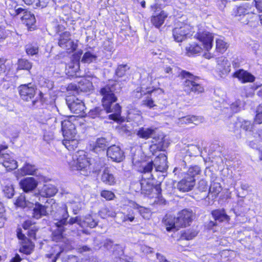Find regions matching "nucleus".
Here are the masks:
<instances>
[{
    "label": "nucleus",
    "instance_id": "41",
    "mask_svg": "<svg viewBox=\"0 0 262 262\" xmlns=\"http://www.w3.org/2000/svg\"><path fill=\"white\" fill-rule=\"evenodd\" d=\"M97 59V56L90 51L86 52L81 59V62L86 63H90L95 62Z\"/></svg>",
    "mask_w": 262,
    "mask_h": 262
},
{
    "label": "nucleus",
    "instance_id": "5",
    "mask_svg": "<svg viewBox=\"0 0 262 262\" xmlns=\"http://www.w3.org/2000/svg\"><path fill=\"white\" fill-rule=\"evenodd\" d=\"M91 160L88 158L83 150H80L76 152L73 156V160L70 163V165L73 170H79L83 176H89L91 172H96L92 167Z\"/></svg>",
    "mask_w": 262,
    "mask_h": 262
},
{
    "label": "nucleus",
    "instance_id": "56",
    "mask_svg": "<svg viewBox=\"0 0 262 262\" xmlns=\"http://www.w3.org/2000/svg\"><path fill=\"white\" fill-rule=\"evenodd\" d=\"M197 234L195 231H187L182 234V237L187 240H190L194 238Z\"/></svg>",
    "mask_w": 262,
    "mask_h": 262
},
{
    "label": "nucleus",
    "instance_id": "3",
    "mask_svg": "<svg viewBox=\"0 0 262 262\" xmlns=\"http://www.w3.org/2000/svg\"><path fill=\"white\" fill-rule=\"evenodd\" d=\"M193 36L202 43L199 45L198 43L192 42L186 46V53L188 56L201 52L203 49L202 46L207 51H209L212 48L213 36L211 33L204 30L203 29L198 28L197 32Z\"/></svg>",
    "mask_w": 262,
    "mask_h": 262
},
{
    "label": "nucleus",
    "instance_id": "20",
    "mask_svg": "<svg viewBox=\"0 0 262 262\" xmlns=\"http://www.w3.org/2000/svg\"><path fill=\"white\" fill-rule=\"evenodd\" d=\"M93 84L91 81L85 78L82 79L78 83V85L75 84H70L68 85L67 90H73L77 92L80 91L83 92H90L93 90Z\"/></svg>",
    "mask_w": 262,
    "mask_h": 262
},
{
    "label": "nucleus",
    "instance_id": "10",
    "mask_svg": "<svg viewBox=\"0 0 262 262\" xmlns=\"http://www.w3.org/2000/svg\"><path fill=\"white\" fill-rule=\"evenodd\" d=\"M141 152L138 150L132 157L133 164L137 167L138 171L144 174H147L148 176L147 179H150L152 175L151 172L154 166L152 161L146 162L145 161H142L140 162L139 159V156Z\"/></svg>",
    "mask_w": 262,
    "mask_h": 262
},
{
    "label": "nucleus",
    "instance_id": "35",
    "mask_svg": "<svg viewBox=\"0 0 262 262\" xmlns=\"http://www.w3.org/2000/svg\"><path fill=\"white\" fill-rule=\"evenodd\" d=\"M81 227H89L91 228L95 227L98 222L91 215H86L83 219H81Z\"/></svg>",
    "mask_w": 262,
    "mask_h": 262
},
{
    "label": "nucleus",
    "instance_id": "60",
    "mask_svg": "<svg viewBox=\"0 0 262 262\" xmlns=\"http://www.w3.org/2000/svg\"><path fill=\"white\" fill-rule=\"evenodd\" d=\"M122 222H126V221H129V222H133L135 219V216L133 214V213H129L126 215L124 214H122Z\"/></svg>",
    "mask_w": 262,
    "mask_h": 262
},
{
    "label": "nucleus",
    "instance_id": "15",
    "mask_svg": "<svg viewBox=\"0 0 262 262\" xmlns=\"http://www.w3.org/2000/svg\"><path fill=\"white\" fill-rule=\"evenodd\" d=\"M194 217L195 215L192 211L189 209H183L179 212L176 217L177 227L181 228L189 225Z\"/></svg>",
    "mask_w": 262,
    "mask_h": 262
},
{
    "label": "nucleus",
    "instance_id": "49",
    "mask_svg": "<svg viewBox=\"0 0 262 262\" xmlns=\"http://www.w3.org/2000/svg\"><path fill=\"white\" fill-rule=\"evenodd\" d=\"M236 209L242 213L246 212L249 210L246 204L245 203L243 198H241L238 200Z\"/></svg>",
    "mask_w": 262,
    "mask_h": 262
},
{
    "label": "nucleus",
    "instance_id": "19",
    "mask_svg": "<svg viewBox=\"0 0 262 262\" xmlns=\"http://www.w3.org/2000/svg\"><path fill=\"white\" fill-rule=\"evenodd\" d=\"M61 130L64 139L75 138L76 134L75 125L69 120L61 122Z\"/></svg>",
    "mask_w": 262,
    "mask_h": 262
},
{
    "label": "nucleus",
    "instance_id": "27",
    "mask_svg": "<svg viewBox=\"0 0 262 262\" xmlns=\"http://www.w3.org/2000/svg\"><path fill=\"white\" fill-rule=\"evenodd\" d=\"M38 201H41L40 198L37 199V203L31 202L32 204H35V206L33 209L32 216L36 219H39L48 214L47 210V206L39 204Z\"/></svg>",
    "mask_w": 262,
    "mask_h": 262
},
{
    "label": "nucleus",
    "instance_id": "54",
    "mask_svg": "<svg viewBox=\"0 0 262 262\" xmlns=\"http://www.w3.org/2000/svg\"><path fill=\"white\" fill-rule=\"evenodd\" d=\"M243 102L239 100H237L230 105V108L233 113H236L241 110Z\"/></svg>",
    "mask_w": 262,
    "mask_h": 262
},
{
    "label": "nucleus",
    "instance_id": "31",
    "mask_svg": "<svg viewBox=\"0 0 262 262\" xmlns=\"http://www.w3.org/2000/svg\"><path fill=\"white\" fill-rule=\"evenodd\" d=\"M168 14L166 12L162 11L159 14L152 16L151 23L155 27L159 28L163 24Z\"/></svg>",
    "mask_w": 262,
    "mask_h": 262
},
{
    "label": "nucleus",
    "instance_id": "61",
    "mask_svg": "<svg viewBox=\"0 0 262 262\" xmlns=\"http://www.w3.org/2000/svg\"><path fill=\"white\" fill-rule=\"evenodd\" d=\"M34 226V223H32V222L30 220L25 221L23 224V227L25 231L30 229L32 226Z\"/></svg>",
    "mask_w": 262,
    "mask_h": 262
},
{
    "label": "nucleus",
    "instance_id": "63",
    "mask_svg": "<svg viewBox=\"0 0 262 262\" xmlns=\"http://www.w3.org/2000/svg\"><path fill=\"white\" fill-rule=\"evenodd\" d=\"M255 7L259 11L262 12V0H254Z\"/></svg>",
    "mask_w": 262,
    "mask_h": 262
},
{
    "label": "nucleus",
    "instance_id": "34",
    "mask_svg": "<svg viewBox=\"0 0 262 262\" xmlns=\"http://www.w3.org/2000/svg\"><path fill=\"white\" fill-rule=\"evenodd\" d=\"M108 145V144L106 139L104 138H98L96 140L93 149L95 152H97L105 150Z\"/></svg>",
    "mask_w": 262,
    "mask_h": 262
},
{
    "label": "nucleus",
    "instance_id": "62",
    "mask_svg": "<svg viewBox=\"0 0 262 262\" xmlns=\"http://www.w3.org/2000/svg\"><path fill=\"white\" fill-rule=\"evenodd\" d=\"M51 0H38V3L36 4V6H40L42 8L46 7Z\"/></svg>",
    "mask_w": 262,
    "mask_h": 262
},
{
    "label": "nucleus",
    "instance_id": "45",
    "mask_svg": "<svg viewBox=\"0 0 262 262\" xmlns=\"http://www.w3.org/2000/svg\"><path fill=\"white\" fill-rule=\"evenodd\" d=\"M34 248L33 243L28 241L27 243L23 244L20 249V251L26 254H30L33 251Z\"/></svg>",
    "mask_w": 262,
    "mask_h": 262
},
{
    "label": "nucleus",
    "instance_id": "44",
    "mask_svg": "<svg viewBox=\"0 0 262 262\" xmlns=\"http://www.w3.org/2000/svg\"><path fill=\"white\" fill-rule=\"evenodd\" d=\"M200 167L197 165L190 166L187 170L186 177L188 178H193L201 173Z\"/></svg>",
    "mask_w": 262,
    "mask_h": 262
},
{
    "label": "nucleus",
    "instance_id": "13",
    "mask_svg": "<svg viewBox=\"0 0 262 262\" xmlns=\"http://www.w3.org/2000/svg\"><path fill=\"white\" fill-rule=\"evenodd\" d=\"M58 43L59 46L69 51V52L76 50L77 47V43L71 39V33L68 31L60 35Z\"/></svg>",
    "mask_w": 262,
    "mask_h": 262
},
{
    "label": "nucleus",
    "instance_id": "64",
    "mask_svg": "<svg viewBox=\"0 0 262 262\" xmlns=\"http://www.w3.org/2000/svg\"><path fill=\"white\" fill-rule=\"evenodd\" d=\"M157 258L159 262H169L166 259L164 255L158 253H157Z\"/></svg>",
    "mask_w": 262,
    "mask_h": 262
},
{
    "label": "nucleus",
    "instance_id": "50",
    "mask_svg": "<svg viewBox=\"0 0 262 262\" xmlns=\"http://www.w3.org/2000/svg\"><path fill=\"white\" fill-rule=\"evenodd\" d=\"M3 191L5 196L8 199L12 198L14 194V188L11 185L4 186Z\"/></svg>",
    "mask_w": 262,
    "mask_h": 262
},
{
    "label": "nucleus",
    "instance_id": "8",
    "mask_svg": "<svg viewBox=\"0 0 262 262\" xmlns=\"http://www.w3.org/2000/svg\"><path fill=\"white\" fill-rule=\"evenodd\" d=\"M12 3V6L14 8H9V11L10 14L13 16L20 17L22 22L25 24L29 29H34V26L36 23V19L33 14L25 9L19 7L15 2L9 1Z\"/></svg>",
    "mask_w": 262,
    "mask_h": 262
},
{
    "label": "nucleus",
    "instance_id": "29",
    "mask_svg": "<svg viewBox=\"0 0 262 262\" xmlns=\"http://www.w3.org/2000/svg\"><path fill=\"white\" fill-rule=\"evenodd\" d=\"M233 77L237 78L243 83L252 82L255 80V77L244 70L236 71L233 74Z\"/></svg>",
    "mask_w": 262,
    "mask_h": 262
},
{
    "label": "nucleus",
    "instance_id": "11",
    "mask_svg": "<svg viewBox=\"0 0 262 262\" xmlns=\"http://www.w3.org/2000/svg\"><path fill=\"white\" fill-rule=\"evenodd\" d=\"M141 185V190L142 193L144 194L145 195H149L152 192L154 189H155L157 191V195L158 196V198H157L155 203L157 204H164L165 201L159 198V194L161 191V188L159 186L156 185L155 187L154 186L153 184L151 183L150 179H147L146 178H144L140 182Z\"/></svg>",
    "mask_w": 262,
    "mask_h": 262
},
{
    "label": "nucleus",
    "instance_id": "28",
    "mask_svg": "<svg viewBox=\"0 0 262 262\" xmlns=\"http://www.w3.org/2000/svg\"><path fill=\"white\" fill-rule=\"evenodd\" d=\"M233 77L237 78L243 83L252 82L255 80V77L244 70L236 71L233 74Z\"/></svg>",
    "mask_w": 262,
    "mask_h": 262
},
{
    "label": "nucleus",
    "instance_id": "33",
    "mask_svg": "<svg viewBox=\"0 0 262 262\" xmlns=\"http://www.w3.org/2000/svg\"><path fill=\"white\" fill-rule=\"evenodd\" d=\"M177 221L175 217L171 215H166L163 220V223L166 226L167 231H170L172 229H178L179 227H177Z\"/></svg>",
    "mask_w": 262,
    "mask_h": 262
},
{
    "label": "nucleus",
    "instance_id": "51",
    "mask_svg": "<svg viewBox=\"0 0 262 262\" xmlns=\"http://www.w3.org/2000/svg\"><path fill=\"white\" fill-rule=\"evenodd\" d=\"M142 105L149 108L156 109L157 105L155 104L154 101L150 96L146 97L142 100Z\"/></svg>",
    "mask_w": 262,
    "mask_h": 262
},
{
    "label": "nucleus",
    "instance_id": "30",
    "mask_svg": "<svg viewBox=\"0 0 262 262\" xmlns=\"http://www.w3.org/2000/svg\"><path fill=\"white\" fill-rule=\"evenodd\" d=\"M37 168L34 165L26 163L23 167L18 169L16 172V176L21 177L26 175H34L36 173Z\"/></svg>",
    "mask_w": 262,
    "mask_h": 262
},
{
    "label": "nucleus",
    "instance_id": "26",
    "mask_svg": "<svg viewBox=\"0 0 262 262\" xmlns=\"http://www.w3.org/2000/svg\"><path fill=\"white\" fill-rule=\"evenodd\" d=\"M167 157L164 154H160L154 160V165L157 171L164 172L168 168Z\"/></svg>",
    "mask_w": 262,
    "mask_h": 262
},
{
    "label": "nucleus",
    "instance_id": "39",
    "mask_svg": "<svg viewBox=\"0 0 262 262\" xmlns=\"http://www.w3.org/2000/svg\"><path fill=\"white\" fill-rule=\"evenodd\" d=\"M62 144L69 150H74L78 144V141L75 138L72 139H64L62 141Z\"/></svg>",
    "mask_w": 262,
    "mask_h": 262
},
{
    "label": "nucleus",
    "instance_id": "32",
    "mask_svg": "<svg viewBox=\"0 0 262 262\" xmlns=\"http://www.w3.org/2000/svg\"><path fill=\"white\" fill-rule=\"evenodd\" d=\"M101 179L104 183L108 185H114L116 183L115 178L108 168H105L103 171Z\"/></svg>",
    "mask_w": 262,
    "mask_h": 262
},
{
    "label": "nucleus",
    "instance_id": "46",
    "mask_svg": "<svg viewBox=\"0 0 262 262\" xmlns=\"http://www.w3.org/2000/svg\"><path fill=\"white\" fill-rule=\"evenodd\" d=\"M239 123L241 127L246 132H249L250 133H252V134L254 133V124L252 123L251 121L248 120H243Z\"/></svg>",
    "mask_w": 262,
    "mask_h": 262
},
{
    "label": "nucleus",
    "instance_id": "22",
    "mask_svg": "<svg viewBox=\"0 0 262 262\" xmlns=\"http://www.w3.org/2000/svg\"><path fill=\"white\" fill-rule=\"evenodd\" d=\"M107 156L113 161L120 162L124 159V152L119 146L115 145L111 146L107 148Z\"/></svg>",
    "mask_w": 262,
    "mask_h": 262
},
{
    "label": "nucleus",
    "instance_id": "52",
    "mask_svg": "<svg viewBox=\"0 0 262 262\" xmlns=\"http://www.w3.org/2000/svg\"><path fill=\"white\" fill-rule=\"evenodd\" d=\"M26 53L28 55H34L38 52V46L35 45H27L26 46Z\"/></svg>",
    "mask_w": 262,
    "mask_h": 262
},
{
    "label": "nucleus",
    "instance_id": "36",
    "mask_svg": "<svg viewBox=\"0 0 262 262\" xmlns=\"http://www.w3.org/2000/svg\"><path fill=\"white\" fill-rule=\"evenodd\" d=\"M30 198H33V196H31L28 194L20 195L18 197L15 204L18 207H25L27 205V202L31 203V200Z\"/></svg>",
    "mask_w": 262,
    "mask_h": 262
},
{
    "label": "nucleus",
    "instance_id": "40",
    "mask_svg": "<svg viewBox=\"0 0 262 262\" xmlns=\"http://www.w3.org/2000/svg\"><path fill=\"white\" fill-rule=\"evenodd\" d=\"M133 207L135 209H138L140 214L145 219H149L150 217L151 214L150 210L144 207L139 206L138 204L135 202L132 203Z\"/></svg>",
    "mask_w": 262,
    "mask_h": 262
},
{
    "label": "nucleus",
    "instance_id": "55",
    "mask_svg": "<svg viewBox=\"0 0 262 262\" xmlns=\"http://www.w3.org/2000/svg\"><path fill=\"white\" fill-rule=\"evenodd\" d=\"M100 195L107 201L112 200L115 197V195L113 192L105 190H102Z\"/></svg>",
    "mask_w": 262,
    "mask_h": 262
},
{
    "label": "nucleus",
    "instance_id": "12",
    "mask_svg": "<svg viewBox=\"0 0 262 262\" xmlns=\"http://www.w3.org/2000/svg\"><path fill=\"white\" fill-rule=\"evenodd\" d=\"M211 214L214 221H210L207 227L214 231L216 230L217 222H228L230 220L229 216L226 214L224 209H216L212 211Z\"/></svg>",
    "mask_w": 262,
    "mask_h": 262
},
{
    "label": "nucleus",
    "instance_id": "2",
    "mask_svg": "<svg viewBox=\"0 0 262 262\" xmlns=\"http://www.w3.org/2000/svg\"><path fill=\"white\" fill-rule=\"evenodd\" d=\"M69 214L68 207L63 204L59 207L54 215V221L57 230L53 232V239L58 242L63 237V233L65 231L66 226L68 224H77L81 227V218L79 216L71 217L69 221Z\"/></svg>",
    "mask_w": 262,
    "mask_h": 262
},
{
    "label": "nucleus",
    "instance_id": "18",
    "mask_svg": "<svg viewBox=\"0 0 262 262\" xmlns=\"http://www.w3.org/2000/svg\"><path fill=\"white\" fill-rule=\"evenodd\" d=\"M37 182L32 177L25 178L19 182V186L26 193L31 196L36 193L33 192V190L37 187Z\"/></svg>",
    "mask_w": 262,
    "mask_h": 262
},
{
    "label": "nucleus",
    "instance_id": "37",
    "mask_svg": "<svg viewBox=\"0 0 262 262\" xmlns=\"http://www.w3.org/2000/svg\"><path fill=\"white\" fill-rule=\"evenodd\" d=\"M99 215L102 219H106L108 217H114L116 216V212L113 208L105 207L99 210Z\"/></svg>",
    "mask_w": 262,
    "mask_h": 262
},
{
    "label": "nucleus",
    "instance_id": "4",
    "mask_svg": "<svg viewBox=\"0 0 262 262\" xmlns=\"http://www.w3.org/2000/svg\"><path fill=\"white\" fill-rule=\"evenodd\" d=\"M137 135L141 138L147 139L152 138L153 145L150 146L151 151L156 148L159 150H164L169 145V142L165 139L163 134L156 136V128L149 127H141L137 132Z\"/></svg>",
    "mask_w": 262,
    "mask_h": 262
},
{
    "label": "nucleus",
    "instance_id": "24",
    "mask_svg": "<svg viewBox=\"0 0 262 262\" xmlns=\"http://www.w3.org/2000/svg\"><path fill=\"white\" fill-rule=\"evenodd\" d=\"M216 71L221 76L228 74L230 71V63L228 59L223 56L216 58Z\"/></svg>",
    "mask_w": 262,
    "mask_h": 262
},
{
    "label": "nucleus",
    "instance_id": "23",
    "mask_svg": "<svg viewBox=\"0 0 262 262\" xmlns=\"http://www.w3.org/2000/svg\"><path fill=\"white\" fill-rule=\"evenodd\" d=\"M66 100L69 108L73 113L79 114L84 111L85 105L81 100L71 97L67 98Z\"/></svg>",
    "mask_w": 262,
    "mask_h": 262
},
{
    "label": "nucleus",
    "instance_id": "58",
    "mask_svg": "<svg viewBox=\"0 0 262 262\" xmlns=\"http://www.w3.org/2000/svg\"><path fill=\"white\" fill-rule=\"evenodd\" d=\"M198 188L200 191L206 192L208 188L207 182L204 180L200 181Z\"/></svg>",
    "mask_w": 262,
    "mask_h": 262
},
{
    "label": "nucleus",
    "instance_id": "43",
    "mask_svg": "<svg viewBox=\"0 0 262 262\" xmlns=\"http://www.w3.org/2000/svg\"><path fill=\"white\" fill-rule=\"evenodd\" d=\"M198 122V118L197 117L194 116H188L179 118V122L178 123L181 124H188L190 123H193L194 124H196Z\"/></svg>",
    "mask_w": 262,
    "mask_h": 262
},
{
    "label": "nucleus",
    "instance_id": "57",
    "mask_svg": "<svg viewBox=\"0 0 262 262\" xmlns=\"http://www.w3.org/2000/svg\"><path fill=\"white\" fill-rule=\"evenodd\" d=\"M38 228L35 225L34 226H32L31 228L26 231L25 234H27L28 236L32 238H35L36 232L37 231Z\"/></svg>",
    "mask_w": 262,
    "mask_h": 262
},
{
    "label": "nucleus",
    "instance_id": "16",
    "mask_svg": "<svg viewBox=\"0 0 262 262\" xmlns=\"http://www.w3.org/2000/svg\"><path fill=\"white\" fill-rule=\"evenodd\" d=\"M18 90L21 98L24 101H29L34 98L37 88L34 84L29 83L20 85Z\"/></svg>",
    "mask_w": 262,
    "mask_h": 262
},
{
    "label": "nucleus",
    "instance_id": "59",
    "mask_svg": "<svg viewBox=\"0 0 262 262\" xmlns=\"http://www.w3.org/2000/svg\"><path fill=\"white\" fill-rule=\"evenodd\" d=\"M39 83L41 86H47L48 88H51L52 87V82L43 78H40L39 81Z\"/></svg>",
    "mask_w": 262,
    "mask_h": 262
},
{
    "label": "nucleus",
    "instance_id": "1",
    "mask_svg": "<svg viewBox=\"0 0 262 262\" xmlns=\"http://www.w3.org/2000/svg\"><path fill=\"white\" fill-rule=\"evenodd\" d=\"M113 85H106L100 90L102 96V103L103 108L101 106L96 107L91 110L88 116L92 119H102L106 117L109 113H113L109 115V118L114 121L119 120L121 114V107L118 103H115L117 100L114 91Z\"/></svg>",
    "mask_w": 262,
    "mask_h": 262
},
{
    "label": "nucleus",
    "instance_id": "48",
    "mask_svg": "<svg viewBox=\"0 0 262 262\" xmlns=\"http://www.w3.org/2000/svg\"><path fill=\"white\" fill-rule=\"evenodd\" d=\"M129 69V67L127 64L119 65L116 70V74L117 76L121 77L123 76L126 72Z\"/></svg>",
    "mask_w": 262,
    "mask_h": 262
},
{
    "label": "nucleus",
    "instance_id": "7",
    "mask_svg": "<svg viewBox=\"0 0 262 262\" xmlns=\"http://www.w3.org/2000/svg\"><path fill=\"white\" fill-rule=\"evenodd\" d=\"M181 76L185 79L183 82V89L187 94H200L204 92V88L199 82L200 79L198 77L185 71H182Z\"/></svg>",
    "mask_w": 262,
    "mask_h": 262
},
{
    "label": "nucleus",
    "instance_id": "17",
    "mask_svg": "<svg viewBox=\"0 0 262 262\" xmlns=\"http://www.w3.org/2000/svg\"><path fill=\"white\" fill-rule=\"evenodd\" d=\"M57 189L55 186L52 184H46L43 185L42 188L39 190V193L33 194L32 196L33 198H30L33 202H37V199L41 197H51L54 195L57 192Z\"/></svg>",
    "mask_w": 262,
    "mask_h": 262
},
{
    "label": "nucleus",
    "instance_id": "14",
    "mask_svg": "<svg viewBox=\"0 0 262 262\" xmlns=\"http://www.w3.org/2000/svg\"><path fill=\"white\" fill-rule=\"evenodd\" d=\"M247 143L251 148L258 150L259 159L262 160V150L260 149L262 147V129L249 136Z\"/></svg>",
    "mask_w": 262,
    "mask_h": 262
},
{
    "label": "nucleus",
    "instance_id": "47",
    "mask_svg": "<svg viewBox=\"0 0 262 262\" xmlns=\"http://www.w3.org/2000/svg\"><path fill=\"white\" fill-rule=\"evenodd\" d=\"M228 44L223 39L218 38L216 40V49L219 52L224 53L228 48Z\"/></svg>",
    "mask_w": 262,
    "mask_h": 262
},
{
    "label": "nucleus",
    "instance_id": "42",
    "mask_svg": "<svg viewBox=\"0 0 262 262\" xmlns=\"http://www.w3.org/2000/svg\"><path fill=\"white\" fill-rule=\"evenodd\" d=\"M32 67V63L25 59H20L17 62V70H25L29 71Z\"/></svg>",
    "mask_w": 262,
    "mask_h": 262
},
{
    "label": "nucleus",
    "instance_id": "25",
    "mask_svg": "<svg viewBox=\"0 0 262 262\" xmlns=\"http://www.w3.org/2000/svg\"><path fill=\"white\" fill-rule=\"evenodd\" d=\"M195 184V179L185 176L177 184V188L181 191L187 192L192 190Z\"/></svg>",
    "mask_w": 262,
    "mask_h": 262
},
{
    "label": "nucleus",
    "instance_id": "38",
    "mask_svg": "<svg viewBox=\"0 0 262 262\" xmlns=\"http://www.w3.org/2000/svg\"><path fill=\"white\" fill-rule=\"evenodd\" d=\"M222 188L220 183L218 182H212L209 189L208 194L212 195V197H216L222 191Z\"/></svg>",
    "mask_w": 262,
    "mask_h": 262
},
{
    "label": "nucleus",
    "instance_id": "9",
    "mask_svg": "<svg viewBox=\"0 0 262 262\" xmlns=\"http://www.w3.org/2000/svg\"><path fill=\"white\" fill-rule=\"evenodd\" d=\"M253 7L252 4L249 3H244L242 4L236 6L233 9L232 15L239 21H241L244 24H248L249 21L246 18L244 19L245 17L248 16L252 13Z\"/></svg>",
    "mask_w": 262,
    "mask_h": 262
},
{
    "label": "nucleus",
    "instance_id": "6",
    "mask_svg": "<svg viewBox=\"0 0 262 262\" xmlns=\"http://www.w3.org/2000/svg\"><path fill=\"white\" fill-rule=\"evenodd\" d=\"M198 28L194 29L189 24L179 20L172 30L173 39L177 42H182L187 37L194 35L195 33L194 30H197Z\"/></svg>",
    "mask_w": 262,
    "mask_h": 262
},
{
    "label": "nucleus",
    "instance_id": "21",
    "mask_svg": "<svg viewBox=\"0 0 262 262\" xmlns=\"http://www.w3.org/2000/svg\"><path fill=\"white\" fill-rule=\"evenodd\" d=\"M0 164H2L7 170L16 169L18 165L14 158L8 154H4L0 151Z\"/></svg>",
    "mask_w": 262,
    "mask_h": 262
},
{
    "label": "nucleus",
    "instance_id": "53",
    "mask_svg": "<svg viewBox=\"0 0 262 262\" xmlns=\"http://www.w3.org/2000/svg\"><path fill=\"white\" fill-rule=\"evenodd\" d=\"M256 116L254 119V123L256 124L262 123V103L259 104L257 108Z\"/></svg>",
    "mask_w": 262,
    "mask_h": 262
}]
</instances>
